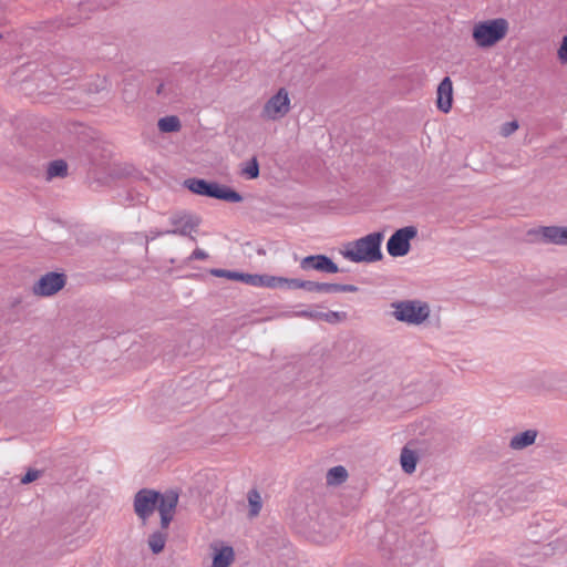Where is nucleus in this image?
I'll return each mask as SVG.
<instances>
[{"label":"nucleus","mask_w":567,"mask_h":567,"mask_svg":"<svg viewBox=\"0 0 567 567\" xmlns=\"http://www.w3.org/2000/svg\"><path fill=\"white\" fill-rule=\"evenodd\" d=\"M556 530V524L547 518L545 514L533 515L528 525V536L534 543V547L529 548L527 545H523L518 548L519 556L525 559L524 565H537L553 554L554 548L550 543L544 545H540V543L549 539Z\"/></svg>","instance_id":"obj_1"},{"label":"nucleus","mask_w":567,"mask_h":567,"mask_svg":"<svg viewBox=\"0 0 567 567\" xmlns=\"http://www.w3.org/2000/svg\"><path fill=\"white\" fill-rule=\"evenodd\" d=\"M383 238L384 235L381 231L368 234L357 240L347 243L344 249L341 250V255L347 260L357 264L380 261L383 258L381 250Z\"/></svg>","instance_id":"obj_2"},{"label":"nucleus","mask_w":567,"mask_h":567,"mask_svg":"<svg viewBox=\"0 0 567 567\" xmlns=\"http://www.w3.org/2000/svg\"><path fill=\"white\" fill-rule=\"evenodd\" d=\"M183 185L195 195L215 198L227 203H240L244 199L236 189L215 181L192 177L185 179Z\"/></svg>","instance_id":"obj_3"},{"label":"nucleus","mask_w":567,"mask_h":567,"mask_svg":"<svg viewBox=\"0 0 567 567\" xmlns=\"http://www.w3.org/2000/svg\"><path fill=\"white\" fill-rule=\"evenodd\" d=\"M508 28V21L504 18L485 20L474 25L472 37L477 47L491 48L506 37Z\"/></svg>","instance_id":"obj_4"},{"label":"nucleus","mask_w":567,"mask_h":567,"mask_svg":"<svg viewBox=\"0 0 567 567\" xmlns=\"http://www.w3.org/2000/svg\"><path fill=\"white\" fill-rule=\"evenodd\" d=\"M393 317L408 324L419 326L430 316V307L426 302L420 300L395 301L392 305Z\"/></svg>","instance_id":"obj_5"},{"label":"nucleus","mask_w":567,"mask_h":567,"mask_svg":"<svg viewBox=\"0 0 567 567\" xmlns=\"http://www.w3.org/2000/svg\"><path fill=\"white\" fill-rule=\"evenodd\" d=\"M417 236L415 226H405L396 229L388 239L386 250L391 257H403L411 249V240Z\"/></svg>","instance_id":"obj_6"},{"label":"nucleus","mask_w":567,"mask_h":567,"mask_svg":"<svg viewBox=\"0 0 567 567\" xmlns=\"http://www.w3.org/2000/svg\"><path fill=\"white\" fill-rule=\"evenodd\" d=\"M162 498L159 491L142 488L134 495L133 507L136 516L145 523L157 509Z\"/></svg>","instance_id":"obj_7"},{"label":"nucleus","mask_w":567,"mask_h":567,"mask_svg":"<svg viewBox=\"0 0 567 567\" xmlns=\"http://www.w3.org/2000/svg\"><path fill=\"white\" fill-rule=\"evenodd\" d=\"M290 111V99L285 87L278 90L264 105L261 117L266 120H280Z\"/></svg>","instance_id":"obj_8"},{"label":"nucleus","mask_w":567,"mask_h":567,"mask_svg":"<svg viewBox=\"0 0 567 567\" xmlns=\"http://www.w3.org/2000/svg\"><path fill=\"white\" fill-rule=\"evenodd\" d=\"M66 276L63 272L50 271L41 276L34 284L33 293L41 297H50L64 288Z\"/></svg>","instance_id":"obj_9"},{"label":"nucleus","mask_w":567,"mask_h":567,"mask_svg":"<svg viewBox=\"0 0 567 567\" xmlns=\"http://www.w3.org/2000/svg\"><path fill=\"white\" fill-rule=\"evenodd\" d=\"M169 223L173 226L172 229H167L166 233L169 235L189 236L192 240H195L190 236L193 231H197L200 224L199 217L188 213H177L171 216Z\"/></svg>","instance_id":"obj_10"},{"label":"nucleus","mask_w":567,"mask_h":567,"mask_svg":"<svg viewBox=\"0 0 567 567\" xmlns=\"http://www.w3.org/2000/svg\"><path fill=\"white\" fill-rule=\"evenodd\" d=\"M213 276L227 278L235 281H241L252 287H267L269 275L247 274L235 270L213 268L209 271Z\"/></svg>","instance_id":"obj_11"},{"label":"nucleus","mask_w":567,"mask_h":567,"mask_svg":"<svg viewBox=\"0 0 567 567\" xmlns=\"http://www.w3.org/2000/svg\"><path fill=\"white\" fill-rule=\"evenodd\" d=\"M300 268L305 271L316 270L326 274L340 271L338 265L327 255H309L301 259Z\"/></svg>","instance_id":"obj_12"},{"label":"nucleus","mask_w":567,"mask_h":567,"mask_svg":"<svg viewBox=\"0 0 567 567\" xmlns=\"http://www.w3.org/2000/svg\"><path fill=\"white\" fill-rule=\"evenodd\" d=\"M529 234L540 235L545 244L567 246V226H542L537 230H530Z\"/></svg>","instance_id":"obj_13"},{"label":"nucleus","mask_w":567,"mask_h":567,"mask_svg":"<svg viewBox=\"0 0 567 567\" xmlns=\"http://www.w3.org/2000/svg\"><path fill=\"white\" fill-rule=\"evenodd\" d=\"M436 106L443 113H449L453 103V84L449 76L443 78L436 91Z\"/></svg>","instance_id":"obj_14"},{"label":"nucleus","mask_w":567,"mask_h":567,"mask_svg":"<svg viewBox=\"0 0 567 567\" xmlns=\"http://www.w3.org/2000/svg\"><path fill=\"white\" fill-rule=\"evenodd\" d=\"M155 91L159 97L168 102H175L183 95L182 87L175 79H167L159 83Z\"/></svg>","instance_id":"obj_15"},{"label":"nucleus","mask_w":567,"mask_h":567,"mask_svg":"<svg viewBox=\"0 0 567 567\" xmlns=\"http://www.w3.org/2000/svg\"><path fill=\"white\" fill-rule=\"evenodd\" d=\"M538 431L536 429H528L517 433L511 439L509 447L515 451L524 450L535 443Z\"/></svg>","instance_id":"obj_16"},{"label":"nucleus","mask_w":567,"mask_h":567,"mask_svg":"<svg viewBox=\"0 0 567 567\" xmlns=\"http://www.w3.org/2000/svg\"><path fill=\"white\" fill-rule=\"evenodd\" d=\"M179 495L176 491L168 489L162 493V498L158 501L157 511L159 513L175 514L178 504Z\"/></svg>","instance_id":"obj_17"},{"label":"nucleus","mask_w":567,"mask_h":567,"mask_svg":"<svg viewBox=\"0 0 567 567\" xmlns=\"http://www.w3.org/2000/svg\"><path fill=\"white\" fill-rule=\"evenodd\" d=\"M417 462H419V455H417L416 451L411 450L409 447V445H405L401 450V455H400V463H401L403 472L406 474L414 473L416 470Z\"/></svg>","instance_id":"obj_18"},{"label":"nucleus","mask_w":567,"mask_h":567,"mask_svg":"<svg viewBox=\"0 0 567 567\" xmlns=\"http://www.w3.org/2000/svg\"><path fill=\"white\" fill-rule=\"evenodd\" d=\"M234 549L230 546H224L217 549L213 556L210 567H229L234 560Z\"/></svg>","instance_id":"obj_19"},{"label":"nucleus","mask_w":567,"mask_h":567,"mask_svg":"<svg viewBox=\"0 0 567 567\" xmlns=\"http://www.w3.org/2000/svg\"><path fill=\"white\" fill-rule=\"evenodd\" d=\"M305 280L298 278H285L269 276L268 288H278L287 286L289 289H302Z\"/></svg>","instance_id":"obj_20"},{"label":"nucleus","mask_w":567,"mask_h":567,"mask_svg":"<svg viewBox=\"0 0 567 567\" xmlns=\"http://www.w3.org/2000/svg\"><path fill=\"white\" fill-rule=\"evenodd\" d=\"M68 175V163L63 159H54L48 164L47 179L63 178Z\"/></svg>","instance_id":"obj_21"},{"label":"nucleus","mask_w":567,"mask_h":567,"mask_svg":"<svg viewBox=\"0 0 567 567\" xmlns=\"http://www.w3.org/2000/svg\"><path fill=\"white\" fill-rule=\"evenodd\" d=\"M157 127L162 133H176L181 131L182 123L178 116L168 115L158 120Z\"/></svg>","instance_id":"obj_22"},{"label":"nucleus","mask_w":567,"mask_h":567,"mask_svg":"<svg viewBox=\"0 0 567 567\" xmlns=\"http://www.w3.org/2000/svg\"><path fill=\"white\" fill-rule=\"evenodd\" d=\"M167 540V534L161 530H156L148 536L147 544L154 555H158L165 548Z\"/></svg>","instance_id":"obj_23"},{"label":"nucleus","mask_w":567,"mask_h":567,"mask_svg":"<svg viewBox=\"0 0 567 567\" xmlns=\"http://www.w3.org/2000/svg\"><path fill=\"white\" fill-rule=\"evenodd\" d=\"M326 478L328 485H340L347 481L348 471L342 465L333 466L328 471Z\"/></svg>","instance_id":"obj_24"},{"label":"nucleus","mask_w":567,"mask_h":567,"mask_svg":"<svg viewBox=\"0 0 567 567\" xmlns=\"http://www.w3.org/2000/svg\"><path fill=\"white\" fill-rule=\"evenodd\" d=\"M543 488V482L540 480L526 481L524 483H519L515 485V493H525L529 495L530 499L534 494Z\"/></svg>","instance_id":"obj_25"},{"label":"nucleus","mask_w":567,"mask_h":567,"mask_svg":"<svg viewBox=\"0 0 567 567\" xmlns=\"http://www.w3.org/2000/svg\"><path fill=\"white\" fill-rule=\"evenodd\" d=\"M248 502H249V515L250 516H257L261 509V498L260 494L257 489H250L248 492Z\"/></svg>","instance_id":"obj_26"},{"label":"nucleus","mask_w":567,"mask_h":567,"mask_svg":"<svg viewBox=\"0 0 567 567\" xmlns=\"http://www.w3.org/2000/svg\"><path fill=\"white\" fill-rule=\"evenodd\" d=\"M241 173L248 179H255L259 176V174H260L259 163L255 156L246 162L245 167L243 168Z\"/></svg>","instance_id":"obj_27"},{"label":"nucleus","mask_w":567,"mask_h":567,"mask_svg":"<svg viewBox=\"0 0 567 567\" xmlns=\"http://www.w3.org/2000/svg\"><path fill=\"white\" fill-rule=\"evenodd\" d=\"M473 567H508L505 561L496 556H487L478 559Z\"/></svg>","instance_id":"obj_28"},{"label":"nucleus","mask_w":567,"mask_h":567,"mask_svg":"<svg viewBox=\"0 0 567 567\" xmlns=\"http://www.w3.org/2000/svg\"><path fill=\"white\" fill-rule=\"evenodd\" d=\"M348 318L344 311H328L323 312V321L336 324L346 321Z\"/></svg>","instance_id":"obj_29"},{"label":"nucleus","mask_w":567,"mask_h":567,"mask_svg":"<svg viewBox=\"0 0 567 567\" xmlns=\"http://www.w3.org/2000/svg\"><path fill=\"white\" fill-rule=\"evenodd\" d=\"M42 473L43 472L40 470L29 468L27 473L21 477L20 482L23 485H28L38 480L42 475Z\"/></svg>","instance_id":"obj_30"},{"label":"nucleus","mask_w":567,"mask_h":567,"mask_svg":"<svg viewBox=\"0 0 567 567\" xmlns=\"http://www.w3.org/2000/svg\"><path fill=\"white\" fill-rule=\"evenodd\" d=\"M297 317L310 320H323V312L315 310H300L295 313Z\"/></svg>","instance_id":"obj_31"},{"label":"nucleus","mask_w":567,"mask_h":567,"mask_svg":"<svg viewBox=\"0 0 567 567\" xmlns=\"http://www.w3.org/2000/svg\"><path fill=\"white\" fill-rule=\"evenodd\" d=\"M518 126L519 125H518L517 121L505 122L502 125L501 133L503 136L507 137V136L512 135L518 128Z\"/></svg>","instance_id":"obj_32"},{"label":"nucleus","mask_w":567,"mask_h":567,"mask_svg":"<svg viewBox=\"0 0 567 567\" xmlns=\"http://www.w3.org/2000/svg\"><path fill=\"white\" fill-rule=\"evenodd\" d=\"M557 55L563 64H567V35L563 37V40L557 51Z\"/></svg>","instance_id":"obj_33"},{"label":"nucleus","mask_w":567,"mask_h":567,"mask_svg":"<svg viewBox=\"0 0 567 567\" xmlns=\"http://www.w3.org/2000/svg\"><path fill=\"white\" fill-rule=\"evenodd\" d=\"M508 493H509L508 498L513 499L515 502H528V501H530V497L527 494V492H525V493H515V486L512 489H509Z\"/></svg>","instance_id":"obj_34"},{"label":"nucleus","mask_w":567,"mask_h":567,"mask_svg":"<svg viewBox=\"0 0 567 567\" xmlns=\"http://www.w3.org/2000/svg\"><path fill=\"white\" fill-rule=\"evenodd\" d=\"M340 284L320 282V292H340Z\"/></svg>","instance_id":"obj_35"},{"label":"nucleus","mask_w":567,"mask_h":567,"mask_svg":"<svg viewBox=\"0 0 567 567\" xmlns=\"http://www.w3.org/2000/svg\"><path fill=\"white\" fill-rule=\"evenodd\" d=\"M175 514H166V513H159L161 516V528L167 529L174 519Z\"/></svg>","instance_id":"obj_36"},{"label":"nucleus","mask_w":567,"mask_h":567,"mask_svg":"<svg viewBox=\"0 0 567 567\" xmlns=\"http://www.w3.org/2000/svg\"><path fill=\"white\" fill-rule=\"evenodd\" d=\"M302 289H305L309 292H320V282L305 280Z\"/></svg>","instance_id":"obj_37"},{"label":"nucleus","mask_w":567,"mask_h":567,"mask_svg":"<svg viewBox=\"0 0 567 567\" xmlns=\"http://www.w3.org/2000/svg\"><path fill=\"white\" fill-rule=\"evenodd\" d=\"M207 258H208V255L206 251H204L203 249L196 248L192 252V255L188 257V260H195V259L204 260Z\"/></svg>","instance_id":"obj_38"},{"label":"nucleus","mask_w":567,"mask_h":567,"mask_svg":"<svg viewBox=\"0 0 567 567\" xmlns=\"http://www.w3.org/2000/svg\"><path fill=\"white\" fill-rule=\"evenodd\" d=\"M164 235H168L166 230H151L150 235L146 236V244H148L150 240H154L155 238Z\"/></svg>","instance_id":"obj_39"},{"label":"nucleus","mask_w":567,"mask_h":567,"mask_svg":"<svg viewBox=\"0 0 567 567\" xmlns=\"http://www.w3.org/2000/svg\"><path fill=\"white\" fill-rule=\"evenodd\" d=\"M340 292H357L359 287L350 284H340Z\"/></svg>","instance_id":"obj_40"},{"label":"nucleus","mask_w":567,"mask_h":567,"mask_svg":"<svg viewBox=\"0 0 567 567\" xmlns=\"http://www.w3.org/2000/svg\"><path fill=\"white\" fill-rule=\"evenodd\" d=\"M2 37H3V35L0 33V39H2Z\"/></svg>","instance_id":"obj_41"}]
</instances>
